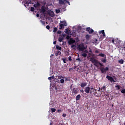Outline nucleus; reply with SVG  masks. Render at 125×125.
<instances>
[{"label": "nucleus", "mask_w": 125, "mask_h": 125, "mask_svg": "<svg viewBox=\"0 0 125 125\" xmlns=\"http://www.w3.org/2000/svg\"><path fill=\"white\" fill-rule=\"evenodd\" d=\"M63 40H64V38H63V37H59V42H62Z\"/></svg>", "instance_id": "nucleus-20"}, {"label": "nucleus", "mask_w": 125, "mask_h": 125, "mask_svg": "<svg viewBox=\"0 0 125 125\" xmlns=\"http://www.w3.org/2000/svg\"><path fill=\"white\" fill-rule=\"evenodd\" d=\"M87 84V83H82L81 84V87L83 88L84 86H86V85Z\"/></svg>", "instance_id": "nucleus-12"}, {"label": "nucleus", "mask_w": 125, "mask_h": 125, "mask_svg": "<svg viewBox=\"0 0 125 125\" xmlns=\"http://www.w3.org/2000/svg\"><path fill=\"white\" fill-rule=\"evenodd\" d=\"M70 88H72V86H70Z\"/></svg>", "instance_id": "nucleus-63"}, {"label": "nucleus", "mask_w": 125, "mask_h": 125, "mask_svg": "<svg viewBox=\"0 0 125 125\" xmlns=\"http://www.w3.org/2000/svg\"><path fill=\"white\" fill-rule=\"evenodd\" d=\"M98 91H100V88H99Z\"/></svg>", "instance_id": "nucleus-62"}, {"label": "nucleus", "mask_w": 125, "mask_h": 125, "mask_svg": "<svg viewBox=\"0 0 125 125\" xmlns=\"http://www.w3.org/2000/svg\"><path fill=\"white\" fill-rule=\"evenodd\" d=\"M111 42L112 43H115V40L114 39V38H112Z\"/></svg>", "instance_id": "nucleus-43"}, {"label": "nucleus", "mask_w": 125, "mask_h": 125, "mask_svg": "<svg viewBox=\"0 0 125 125\" xmlns=\"http://www.w3.org/2000/svg\"><path fill=\"white\" fill-rule=\"evenodd\" d=\"M57 111L58 112V113H61V112H62V109H59L57 110Z\"/></svg>", "instance_id": "nucleus-39"}, {"label": "nucleus", "mask_w": 125, "mask_h": 125, "mask_svg": "<svg viewBox=\"0 0 125 125\" xmlns=\"http://www.w3.org/2000/svg\"><path fill=\"white\" fill-rule=\"evenodd\" d=\"M72 93L74 94H78L80 92V90L78 88H74L71 90Z\"/></svg>", "instance_id": "nucleus-5"}, {"label": "nucleus", "mask_w": 125, "mask_h": 125, "mask_svg": "<svg viewBox=\"0 0 125 125\" xmlns=\"http://www.w3.org/2000/svg\"><path fill=\"white\" fill-rule=\"evenodd\" d=\"M84 91H85V92L86 93H89V92L90 91V87H89L88 86L85 87L84 88Z\"/></svg>", "instance_id": "nucleus-8"}, {"label": "nucleus", "mask_w": 125, "mask_h": 125, "mask_svg": "<svg viewBox=\"0 0 125 125\" xmlns=\"http://www.w3.org/2000/svg\"><path fill=\"white\" fill-rule=\"evenodd\" d=\"M46 28L47 29V30H49V29H50V26H49V25H47Z\"/></svg>", "instance_id": "nucleus-40"}, {"label": "nucleus", "mask_w": 125, "mask_h": 125, "mask_svg": "<svg viewBox=\"0 0 125 125\" xmlns=\"http://www.w3.org/2000/svg\"><path fill=\"white\" fill-rule=\"evenodd\" d=\"M68 60H69V61H72V57H71V56H69L68 57Z\"/></svg>", "instance_id": "nucleus-44"}, {"label": "nucleus", "mask_w": 125, "mask_h": 125, "mask_svg": "<svg viewBox=\"0 0 125 125\" xmlns=\"http://www.w3.org/2000/svg\"><path fill=\"white\" fill-rule=\"evenodd\" d=\"M57 30H58V29H57V27H55V28H54V30H53V32H54V33L56 32L57 31Z\"/></svg>", "instance_id": "nucleus-30"}, {"label": "nucleus", "mask_w": 125, "mask_h": 125, "mask_svg": "<svg viewBox=\"0 0 125 125\" xmlns=\"http://www.w3.org/2000/svg\"><path fill=\"white\" fill-rule=\"evenodd\" d=\"M75 42H76V41L71 38L68 41V44L69 45L73 44V43H75Z\"/></svg>", "instance_id": "nucleus-9"}, {"label": "nucleus", "mask_w": 125, "mask_h": 125, "mask_svg": "<svg viewBox=\"0 0 125 125\" xmlns=\"http://www.w3.org/2000/svg\"><path fill=\"white\" fill-rule=\"evenodd\" d=\"M100 69L101 73H102L103 74H104V73H105V72H107V71H109V67H107L104 68V67L101 66Z\"/></svg>", "instance_id": "nucleus-4"}, {"label": "nucleus", "mask_w": 125, "mask_h": 125, "mask_svg": "<svg viewBox=\"0 0 125 125\" xmlns=\"http://www.w3.org/2000/svg\"><path fill=\"white\" fill-rule=\"evenodd\" d=\"M121 92H122V93H125V89H122L121 90Z\"/></svg>", "instance_id": "nucleus-42"}, {"label": "nucleus", "mask_w": 125, "mask_h": 125, "mask_svg": "<svg viewBox=\"0 0 125 125\" xmlns=\"http://www.w3.org/2000/svg\"><path fill=\"white\" fill-rule=\"evenodd\" d=\"M53 56H54V55L51 54V56H50V57H52Z\"/></svg>", "instance_id": "nucleus-59"}, {"label": "nucleus", "mask_w": 125, "mask_h": 125, "mask_svg": "<svg viewBox=\"0 0 125 125\" xmlns=\"http://www.w3.org/2000/svg\"><path fill=\"white\" fill-rule=\"evenodd\" d=\"M105 96H109V94H105Z\"/></svg>", "instance_id": "nucleus-60"}, {"label": "nucleus", "mask_w": 125, "mask_h": 125, "mask_svg": "<svg viewBox=\"0 0 125 125\" xmlns=\"http://www.w3.org/2000/svg\"><path fill=\"white\" fill-rule=\"evenodd\" d=\"M65 33H66V34H69V29H65Z\"/></svg>", "instance_id": "nucleus-34"}, {"label": "nucleus", "mask_w": 125, "mask_h": 125, "mask_svg": "<svg viewBox=\"0 0 125 125\" xmlns=\"http://www.w3.org/2000/svg\"><path fill=\"white\" fill-rule=\"evenodd\" d=\"M51 111L53 113H54L55 112V111H56V109H55L54 108H51Z\"/></svg>", "instance_id": "nucleus-28"}, {"label": "nucleus", "mask_w": 125, "mask_h": 125, "mask_svg": "<svg viewBox=\"0 0 125 125\" xmlns=\"http://www.w3.org/2000/svg\"><path fill=\"white\" fill-rule=\"evenodd\" d=\"M62 61L63 63H66V60L65 59H62Z\"/></svg>", "instance_id": "nucleus-47"}, {"label": "nucleus", "mask_w": 125, "mask_h": 125, "mask_svg": "<svg viewBox=\"0 0 125 125\" xmlns=\"http://www.w3.org/2000/svg\"><path fill=\"white\" fill-rule=\"evenodd\" d=\"M106 59L102 60V62H103V63H105L106 62Z\"/></svg>", "instance_id": "nucleus-36"}, {"label": "nucleus", "mask_w": 125, "mask_h": 125, "mask_svg": "<svg viewBox=\"0 0 125 125\" xmlns=\"http://www.w3.org/2000/svg\"><path fill=\"white\" fill-rule=\"evenodd\" d=\"M36 16L37 17H40L39 14H37Z\"/></svg>", "instance_id": "nucleus-55"}, {"label": "nucleus", "mask_w": 125, "mask_h": 125, "mask_svg": "<svg viewBox=\"0 0 125 125\" xmlns=\"http://www.w3.org/2000/svg\"><path fill=\"white\" fill-rule=\"evenodd\" d=\"M103 37H102L103 39H104V38H105V37H106V35L105 34V32L104 33V34H103Z\"/></svg>", "instance_id": "nucleus-41"}, {"label": "nucleus", "mask_w": 125, "mask_h": 125, "mask_svg": "<svg viewBox=\"0 0 125 125\" xmlns=\"http://www.w3.org/2000/svg\"><path fill=\"white\" fill-rule=\"evenodd\" d=\"M95 52V53H99V50H96Z\"/></svg>", "instance_id": "nucleus-53"}, {"label": "nucleus", "mask_w": 125, "mask_h": 125, "mask_svg": "<svg viewBox=\"0 0 125 125\" xmlns=\"http://www.w3.org/2000/svg\"><path fill=\"white\" fill-rule=\"evenodd\" d=\"M71 47H72V48H73V47H76V45H71Z\"/></svg>", "instance_id": "nucleus-52"}, {"label": "nucleus", "mask_w": 125, "mask_h": 125, "mask_svg": "<svg viewBox=\"0 0 125 125\" xmlns=\"http://www.w3.org/2000/svg\"><path fill=\"white\" fill-rule=\"evenodd\" d=\"M61 23H62V24L64 26H67V22H66V21H61Z\"/></svg>", "instance_id": "nucleus-15"}, {"label": "nucleus", "mask_w": 125, "mask_h": 125, "mask_svg": "<svg viewBox=\"0 0 125 125\" xmlns=\"http://www.w3.org/2000/svg\"><path fill=\"white\" fill-rule=\"evenodd\" d=\"M66 2L67 3H68V4H69V5H70V2L69 1H67V0H66Z\"/></svg>", "instance_id": "nucleus-48"}, {"label": "nucleus", "mask_w": 125, "mask_h": 125, "mask_svg": "<svg viewBox=\"0 0 125 125\" xmlns=\"http://www.w3.org/2000/svg\"><path fill=\"white\" fill-rule=\"evenodd\" d=\"M84 53H88V51L85 50V51H84Z\"/></svg>", "instance_id": "nucleus-49"}, {"label": "nucleus", "mask_w": 125, "mask_h": 125, "mask_svg": "<svg viewBox=\"0 0 125 125\" xmlns=\"http://www.w3.org/2000/svg\"><path fill=\"white\" fill-rule=\"evenodd\" d=\"M53 79H54V76L48 78V80H49V81H51V80H53Z\"/></svg>", "instance_id": "nucleus-24"}, {"label": "nucleus", "mask_w": 125, "mask_h": 125, "mask_svg": "<svg viewBox=\"0 0 125 125\" xmlns=\"http://www.w3.org/2000/svg\"><path fill=\"white\" fill-rule=\"evenodd\" d=\"M82 56H83V57H86V56H87V54H86V53H83L82 54Z\"/></svg>", "instance_id": "nucleus-22"}, {"label": "nucleus", "mask_w": 125, "mask_h": 125, "mask_svg": "<svg viewBox=\"0 0 125 125\" xmlns=\"http://www.w3.org/2000/svg\"><path fill=\"white\" fill-rule=\"evenodd\" d=\"M48 14L49 15V16H51V17H54L55 16V15L54 14V12L52 11H50L48 12Z\"/></svg>", "instance_id": "nucleus-10"}, {"label": "nucleus", "mask_w": 125, "mask_h": 125, "mask_svg": "<svg viewBox=\"0 0 125 125\" xmlns=\"http://www.w3.org/2000/svg\"><path fill=\"white\" fill-rule=\"evenodd\" d=\"M106 79L108 80V81H110V82H113V83H116V81L114 80V78L113 77L109 76H106Z\"/></svg>", "instance_id": "nucleus-6"}, {"label": "nucleus", "mask_w": 125, "mask_h": 125, "mask_svg": "<svg viewBox=\"0 0 125 125\" xmlns=\"http://www.w3.org/2000/svg\"><path fill=\"white\" fill-rule=\"evenodd\" d=\"M90 94H93L94 95H95L96 93H97V90L95 88H94L93 87H91L90 89Z\"/></svg>", "instance_id": "nucleus-3"}, {"label": "nucleus", "mask_w": 125, "mask_h": 125, "mask_svg": "<svg viewBox=\"0 0 125 125\" xmlns=\"http://www.w3.org/2000/svg\"><path fill=\"white\" fill-rule=\"evenodd\" d=\"M80 92H82V93H83V92H84L83 90V89L81 90Z\"/></svg>", "instance_id": "nucleus-51"}, {"label": "nucleus", "mask_w": 125, "mask_h": 125, "mask_svg": "<svg viewBox=\"0 0 125 125\" xmlns=\"http://www.w3.org/2000/svg\"><path fill=\"white\" fill-rule=\"evenodd\" d=\"M56 48L58 50H61V49H62V47H61V46H59L58 45L56 46Z\"/></svg>", "instance_id": "nucleus-25"}, {"label": "nucleus", "mask_w": 125, "mask_h": 125, "mask_svg": "<svg viewBox=\"0 0 125 125\" xmlns=\"http://www.w3.org/2000/svg\"><path fill=\"white\" fill-rule=\"evenodd\" d=\"M30 10L32 12L34 11L35 10V8L34 7H31Z\"/></svg>", "instance_id": "nucleus-29"}, {"label": "nucleus", "mask_w": 125, "mask_h": 125, "mask_svg": "<svg viewBox=\"0 0 125 125\" xmlns=\"http://www.w3.org/2000/svg\"><path fill=\"white\" fill-rule=\"evenodd\" d=\"M81 99V95L79 94L76 97V100L79 101Z\"/></svg>", "instance_id": "nucleus-17"}, {"label": "nucleus", "mask_w": 125, "mask_h": 125, "mask_svg": "<svg viewBox=\"0 0 125 125\" xmlns=\"http://www.w3.org/2000/svg\"><path fill=\"white\" fill-rule=\"evenodd\" d=\"M60 27L59 28L60 30H62V29H64V27H65L64 26V24L62 23H60Z\"/></svg>", "instance_id": "nucleus-14"}, {"label": "nucleus", "mask_w": 125, "mask_h": 125, "mask_svg": "<svg viewBox=\"0 0 125 125\" xmlns=\"http://www.w3.org/2000/svg\"><path fill=\"white\" fill-rule=\"evenodd\" d=\"M66 116H67V114L65 113L62 114V117H63L64 118H65Z\"/></svg>", "instance_id": "nucleus-45"}, {"label": "nucleus", "mask_w": 125, "mask_h": 125, "mask_svg": "<svg viewBox=\"0 0 125 125\" xmlns=\"http://www.w3.org/2000/svg\"><path fill=\"white\" fill-rule=\"evenodd\" d=\"M91 49H90V50H89V52H91Z\"/></svg>", "instance_id": "nucleus-61"}, {"label": "nucleus", "mask_w": 125, "mask_h": 125, "mask_svg": "<svg viewBox=\"0 0 125 125\" xmlns=\"http://www.w3.org/2000/svg\"><path fill=\"white\" fill-rule=\"evenodd\" d=\"M105 89H106V86L105 85H104L101 88V90H102V92H104V91H105Z\"/></svg>", "instance_id": "nucleus-16"}, {"label": "nucleus", "mask_w": 125, "mask_h": 125, "mask_svg": "<svg viewBox=\"0 0 125 125\" xmlns=\"http://www.w3.org/2000/svg\"><path fill=\"white\" fill-rule=\"evenodd\" d=\"M65 34H62V37H63V38H65Z\"/></svg>", "instance_id": "nucleus-57"}, {"label": "nucleus", "mask_w": 125, "mask_h": 125, "mask_svg": "<svg viewBox=\"0 0 125 125\" xmlns=\"http://www.w3.org/2000/svg\"><path fill=\"white\" fill-rule=\"evenodd\" d=\"M115 95H116V97H118V96H120V94L118 93L115 92Z\"/></svg>", "instance_id": "nucleus-33"}, {"label": "nucleus", "mask_w": 125, "mask_h": 125, "mask_svg": "<svg viewBox=\"0 0 125 125\" xmlns=\"http://www.w3.org/2000/svg\"><path fill=\"white\" fill-rule=\"evenodd\" d=\"M58 79H62V76H59L58 77Z\"/></svg>", "instance_id": "nucleus-50"}, {"label": "nucleus", "mask_w": 125, "mask_h": 125, "mask_svg": "<svg viewBox=\"0 0 125 125\" xmlns=\"http://www.w3.org/2000/svg\"><path fill=\"white\" fill-rule=\"evenodd\" d=\"M41 12H42V13H44V12H45V9H44V8L42 7L41 9Z\"/></svg>", "instance_id": "nucleus-21"}, {"label": "nucleus", "mask_w": 125, "mask_h": 125, "mask_svg": "<svg viewBox=\"0 0 125 125\" xmlns=\"http://www.w3.org/2000/svg\"><path fill=\"white\" fill-rule=\"evenodd\" d=\"M98 56H101V57H106V55L104 53H100L98 55Z\"/></svg>", "instance_id": "nucleus-18"}, {"label": "nucleus", "mask_w": 125, "mask_h": 125, "mask_svg": "<svg viewBox=\"0 0 125 125\" xmlns=\"http://www.w3.org/2000/svg\"><path fill=\"white\" fill-rule=\"evenodd\" d=\"M104 33H105L104 31V30H102V31H99V34H104Z\"/></svg>", "instance_id": "nucleus-31"}, {"label": "nucleus", "mask_w": 125, "mask_h": 125, "mask_svg": "<svg viewBox=\"0 0 125 125\" xmlns=\"http://www.w3.org/2000/svg\"><path fill=\"white\" fill-rule=\"evenodd\" d=\"M61 33H62V31H60V30L58 31V34L59 35L61 34Z\"/></svg>", "instance_id": "nucleus-46"}, {"label": "nucleus", "mask_w": 125, "mask_h": 125, "mask_svg": "<svg viewBox=\"0 0 125 125\" xmlns=\"http://www.w3.org/2000/svg\"><path fill=\"white\" fill-rule=\"evenodd\" d=\"M55 90H58V89L57 87L55 86Z\"/></svg>", "instance_id": "nucleus-56"}, {"label": "nucleus", "mask_w": 125, "mask_h": 125, "mask_svg": "<svg viewBox=\"0 0 125 125\" xmlns=\"http://www.w3.org/2000/svg\"><path fill=\"white\" fill-rule=\"evenodd\" d=\"M70 38H71V36L69 35H67V36L66 37V40H70Z\"/></svg>", "instance_id": "nucleus-32"}, {"label": "nucleus", "mask_w": 125, "mask_h": 125, "mask_svg": "<svg viewBox=\"0 0 125 125\" xmlns=\"http://www.w3.org/2000/svg\"><path fill=\"white\" fill-rule=\"evenodd\" d=\"M58 54H61V52L60 51H58L57 52V53L56 54V55L57 56V55H58Z\"/></svg>", "instance_id": "nucleus-38"}, {"label": "nucleus", "mask_w": 125, "mask_h": 125, "mask_svg": "<svg viewBox=\"0 0 125 125\" xmlns=\"http://www.w3.org/2000/svg\"><path fill=\"white\" fill-rule=\"evenodd\" d=\"M40 5H41V4H40V2H37L36 4H34L33 6L34 7H38L40 6Z\"/></svg>", "instance_id": "nucleus-13"}, {"label": "nucleus", "mask_w": 125, "mask_h": 125, "mask_svg": "<svg viewBox=\"0 0 125 125\" xmlns=\"http://www.w3.org/2000/svg\"><path fill=\"white\" fill-rule=\"evenodd\" d=\"M56 13L57 14H58V13H60V9H56Z\"/></svg>", "instance_id": "nucleus-26"}, {"label": "nucleus", "mask_w": 125, "mask_h": 125, "mask_svg": "<svg viewBox=\"0 0 125 125\" xmlns=\"http://www.w3.org/2000/svg\"><path fill=\"white\" fill-rule=\"evenodd\" d=\"M91 61L92 62V63H93L94 65H95L97 68H98L99 66H100V67L103 66V64L99 62V61L96 59H91Z\"/></svg>", "instance_id": "nucleus-1"}, {"label": "nucleus", "mask_w": 125, "mask_h": 125, "mask_svg": "<svg viewBox=\"0 0 125 125\" xmlns=\"http://www.w3.org/2000/svg\"><path fill=\"white\" fill-rule=\"evenodd\" d=\"M78 48L79 51H83L85 49V47H84V45L83 44H80L78 45Z\"/></svg>", "instance_id": "nucleus-2"}, {"label": "nucleus", "mask_w": 125, "mask_h": 125, "mask_svg": "<svg viewBox=\"0 0 125 125\" xmlns=\"http://www.w3.org/2000/svg\"><path fill=\"white\" fill-rule=\"evenodd\" d=\"M66 1V0H59V3L60 4H64Z\"/></svg>", "instance_id": "nucleus-11"}, {"label": "nucleus", "mask_w": 125, "mask_h": 125, "mask_svg": "<svg viewBox=\"0 0 125 125\" xmlns=\"http://www.w3.org/2000/svg\"><path fill=\"white\" fill-rule=\"evenodd\" d=\"M90 38V36L89 35L87 34L85 35V39L87 41H88V40H89Z\"/></svg>", "instance_id": "nucleus-19"}, {"label": "nucleus", "mask_w": 125, "mask_h": 125, "mask_svg": "<svg viewBox=\"0 0 125 125\" xmlns=\"http://www.w3.org/2000/svg\"><path fill=\"white\" fill-rule=\"evenodd\" d=\"M46 24H47V22H46Z\"/></svg>", "instance_id": "nucleus-64"}, {"label": "nucleus", "mask_w": 125, "mask_h": 125, "mask_svg": "<svg viewBox=\"0 0 125 125\" xmlns=\"http://www.w3.org/2000/svg\"><path fill=\"white\" fill-rule=\"evenodd\" d=\"M40 22H41V23H42V25H45V22L44 21L40 20Z\"/></svg>", "instance_id": "nucleus-27"}, {"label": "nucleus", "mask_w": 125, "mask_h": 125, "mask_svg": "<svg viewBox=\"0 0 125 125\" xmlns=\"http://www.w3.org/2000/svg\"><path fill=\"white\" fill-rule=\"evenodd\" d=\"M86 31L89 33V34H92L94 32V30L93 29L90 28V27H87L86 29Z\"/></svg>", "instance_id": "nucleus-7"}, {"label": "nucleus", "mask_w": 125, "mask_h": 125, "mask_svg": "<svg viewBox=\"0 0 125 125\" xmlns=\"http://www.w3.org/2000/svg\"><path fill=\"white\" fill-rule=\"evenodd\" d=\"M56 43V41H54V42H53V44H55Z\"/></svg>", "instance_id": "nucleus-58"}, {"label": "nucleus", "mask_w": 125, "mask_h": 125, "mask_svg": "<svg viewBox=\"0 0 125 125\" xmlns=\"http://www.w3.org/2000/svg\"><path fill=\"white\" fill-rule=\"evenodd\" d=\"M61 83H64V79H61L60 80Z\"/></svg>", "instance_id": "nucleus-37"}, {"label": "nucleus", "mask_w": 125, "mask_h": 125, "mask_svg": "<svg viewBox=\"0 0 125 125\" xmlns=\"http://www.w3.org/2000/svg\"><path fill=\"white\" fill-rule=\"evenodd\" d=\"M25 3V4H29V3L28 2V1H26Z\"/></svg>", "instance_id": "nucleus-54"}, {"label": "nucleus", "mask_w": 125, "mask_h": 125, "mask_svg": "<svg viewBox=\"0 0 125 125\" xmlns=\"http://www.w3.org/2000/svg\"><path fill=\"white\" fill-rule=\"evenodd\" d=\"M115 87H117V89H120L121 86L120 85H117L115 86Z\"/></svg>", "instance_id": "nucleus-35"}, {"label": "nucleus", "mask_w": 125, "mask_h": 125, "mask_svg": "<svg viewBox=\"0 0 125 125\" xmlns=\"http://www.w3.org/2000/svg\"><path fill=\"white\" fill-rule=\"evenodd\" d=\"M124 62H125V61H124V60H123V59H121V60L119 61V63H120V64H124Z\"/></svg>", "instance_id": "nucleus-23"}]
</instances>
